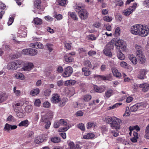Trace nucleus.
Here are the masks:
<instances>
[{"label": "nucleus", "instance_id": "f257e3e1", "mask_svg": "<svg viewBox=\"0 0 149 149\" xmlns=\"http://www.w3.org/2000/svg\"><path fill=\"white\" fill-rule=\"evenodd\" d=\"M130 31L134 35L145 37L149 33V29L146 25L138 24L132 26L130 28Z\"/></svg>", "mask_w": 149, "mask_h": 149}, {"label": "nucleus", "instance_id": "f03ea898", "mask_svg": "<svg viewBox=\"0 0 149 149\" xmlns=\"http://www.w3.org/2000/svg\"><path fill=\"white\" fill-rule=\"evenodd\" d=\"M107 122L110 125L111 127L113 129H119L120 124L122 121L118 118L115 116L108 117L106 119Z\"/></svg>", "mask_w": 149, "mask_h": 149}, {"label": "nucleus", "instance_id": "7ed1b4c3", "mask_svg": "<svg viewBox=\"0 0 149 149\" xmlns=\"http://www.w3.org/2000/svg\"><path fill=\"white\" fill-rule=\"evenodd\" d=\"M84 6L83 4H79L76 7V11L78 13L79 17L81 19L84 20L88 17L89 13L88 11L84 9Z\"/></svg>", "mask_w": 149, "mask_h": 149}, {"label": "nucleus", "instance_id": "20e7f679", "mask_svg": "<svg viewBox=\"0 0 149 149\" xmlns=\"http://www.w3.org/2000/svg\"><path fill=\"white\" fill-rule=\"evenodd\" d=\"M23 62L20 60H17L15 62H11L8 65V68L9 70H15L18 68L21 67Z\"/></svg>", "mask_w": 149, "mask_h": 149}, {"label": "nucleus", "instance_id": "39448f33", "mask_svg": "<svg viewBox=\"0 0 149 149\" xmlns=\"http://www.w3.org/2000/svg\"><path fill=\"white\" fill-rule=\"evenodd\" d=\"M114 45L112 42L108 43L103 50V52L104 54L108 56H111L112 55L111 49L114 47Z\"/></svg>", "mask_w": 149, "mask_h": 149}, {"label": "nucleus", "instance_id": "423d86ee", "mask_svg": "<svg viewBox=\"0 0 149 149\" xmlns=\"http://www.w3.org/2000/svg\"><path fill=\"white\" fill-rule=\"evenodd\" d=\"M116 48L120 50L122 49L123 51H125L126 49V46L125 42L123 40H117L115 43Z\"/></svg>", "mask_w": 149, "mask_h": 149}, {"label": "nucleus", "instance_id": "0eeeda50", "mask_svg": "<svg viewBox=\"0 0 149 149\" xmlns=\"http://www.w3.org/2000/svg\"><path fill=\"white\" fill-rule=\"evenodd\" d=\"M73 72V69L70 66H68L65 68L62 76L64 77H70Z\"/></svg>", "mask_w": 149, "mask_h": 149}, {"label": "nucleus", "instance_id": "6e6552de", "mask_svg": "<svg viewBox=\"0 0 149 149\" xmlns=\"http://www.w3.org/2000/svg\"><path fill=\"white\" fill-rule=\"evenodd\" d=\"M136 6V3H134L132 6H130L127 10H124L123 12V14L125 16H128L134 10Z\"/></svg>", "mask_w": 149, "mask_h": 149}, {"label": "nucleus", "instance_id": "1a4fd4ad", "mask_svg": "<svg viewBox=\"0 0 149 149\" xmlns=\"http://www.w3.org/2000/svg\"><path fill=\"white\" fill-rule=\"evenodd\" d=\"M134 86L135 88L136 87H139L141 88V91L143 92H146L149 90V84L147 83H144L138 85L134 84Z\"/></svg>", "mask_w": 149, "mask_h": 149}, {"label": "nucleus", "instance_id": "9d476101", "mask_svg": "<svg viewBox=\"0 0 149 149\" xmlns=\"http://www.w3.org/2000/svg\"><path fill=\"white\" fill-rule=\"evenodd\" d=\"M51 101L54 104H56L60 102L61 98L59 95L57 93L53 94L51 98Z\"/></svg>", "mask_w": 149, "mask_h": 149}, {"label": "nucleus", "instance_id": "9b49d317", "mask_svg": "<svg viewBox=\"0 0 149 149\" xmlns=\"http://www.w3.org/2000/svg\"><path fill=\"white\" fill-rule=\"evenodd\" d=\"M40 122L42 125L45 124V128L47 129H48L51 125L50 122L45 116H42Z\"/></svg>", "mask_w": 149, "mask_h": 149}, {"label": "nucleus", "instance_id": "f8f14e48", "mask_svg": "<svg viewBox=\"0 0 149 149\" xmlns=\"http://www.w3.org/2000/svg\"><path fill=\"white\" fill-rule=\"evenodd\" d=\"M136 56L140 63L142 64L145 63L146 61V58L143 53L136 55Z\"/></svg>", "mask_w": 149, "mask_h": 149}, {"label": "nucleus", "instance_id": "ddd939ff", "mask_svg": "<svg viewBox=\"0 0 149 149\" xmlns=\"http://www.w3.org/2000/svg\"><path fill=\"white\" fill-rule=\"evenodd\" d=\"M142 106V104L141 103H137L132 106L130 108V111L134 112L136 111L138 109H140Z\"/></svg>", "mask_w": 149, "mask_h": 149}, {"label": "nucleus", "instance_id": "4468645a", "mask_svg": "<svg viewBox=\"0 0 149 149\" xmlns=\"http://www.w3.org/2000/svg\"><path fill=\"white\" fill-rule=\"evenodd\" d=\"M17 125H12L8 123H6L4 126L3 130L5 131H9L10 130H13L17 128Z\"/></svg>", "mask_w": 149, "mask_h": 149}, {"label": "nucleus", "instance_id": "2eb2a0df", "mask_svg": "<svg viewBox=\"0 0 149 149\" xmlns=\"http://www.w3.org/2000/svg\"><path fill=\"white\" fill-rule=\"evenodd\" d=\"M146 71L145 70L142 69L141 70L139 73L138 75V78L141 79H143L146 78Z\"/></svg>", "mask_w": 149, "mask_h": 149}, {"label": "nucleus", "instance_id": "dca6fc26", "mask_svg": "<svg viewBox=\"0 0 149 149\" xmlns=\"http://www.w3.org/2000/svg\"><path fill=\"white\" fill-rule=\"evenodd\" d=\"M135 48L136 50V55L143 53V48L140 45L136 44L135 45Z\"/></svg>", "mask_w": 149, "mask_h": 149}, {"label": "nucleus", "instance_id": "f3484780", "mask_svg": "<svg viewBox=\"0 0 149 149\" xmlns=\"http://www.w3.org/2000/svg\"><path fill=\"white\" fill-rule=\"evenodd\" d=\"M90 68H87L84 67L82 68V74L85 76H88L91 74V71L90 70Z\"/></svg>", "mask_w": 149, "mask_h": 149}, {"label": "nucleus", "instance_id": "a211bd4d", "mask_svg": "<svg viewBox=\"0 0 149 149\" xmlns=\"http://www.w3.org/2000/svg\"><path fill=\"white\" fill-rule=\"evenodd\" d=\"M13 75L15 78L23 80L25 78L24 74L20 72L15 73Z\"/></svg>", "mask_w": 149, "mask_h": 149}, {"label": "nucleus", "instance_id": "6ab92c4d", "mask_svg": "<svg viewBox=\"0 0 149 149\" xmlns=\"http://www.w3.org/2000/svg\"><path fill=\"white\" fill-rule=\"evenodd\" d=\"M93 88L95 91L96 92L101 93L103 92L105 90V88L104 86L99 87L96 85L93 86Z\"/></svg>", "mask_w": 149, "mask_h": 149}, {"label": "nucleus", "instance_id": "aec40b11", "mask_svg": "<svg viewBox=\"0 0 149 149\" xmlns=\"http://www.w3.org/2000/svg\"><path fill=\"white\" fill-rule=\"evenodd\" d=\"M112 71L113 75L117 77L120 78L121 77V74L119 72L118 70L115 68H113L111 69Z\"/></svg>", "mask_w": 149, "mask_h": 149}, {"label": "nucleus", "instance_id": "412c9836", "mask_svg": "<svg viewBox=\"0 0 149 149\" xmlns=\"http://www.w3.org/2000/svg\"><path fill=\"white\" fill-rule=\"evenodd\" d=\"M33 68V64L32 63H30L26 66H24L21 68V71H28L31 70Z\"/></svg>", "mask_w": 149, "mask_h": 149}, {"label": "nucleus", "instance_id": "4be33fe9", "mask_svg": "<svg viewBox=\"0 0 149 149\" xmlns=\"http://www.w3.org/2000/svg\"><path fill=\"white\" fill-rule=\"evenodd\" d=\"M138 134L136 131H133L132 137L131 139V140L132 142L136 143L137 142L138 139Z\"/></svg>", "mask_w": 149, "mask_h": 149}, {"label": "nucleus", "instance_id": "5701e85b", "mask_svg": "<svg viewBox=\"0 0 149 149\" xmlns=\"http://www.w3.org/2000/svg\"><path fill=\"white\" fill-rule=\"evenodd\" d=\"M31 46L35 48L43 49L44 48L43 45L40 42H36L34 44H31Z\"/></svg>", "mask_w": 149, "mask_h": 149}, {"label": "nucleus", "instance_id": "b1692460", "mask_svg": "<svg viewBox=\"0 0 149 149\" xmlns=\"http://www.w3.org/2000/svg\"><path fill=\"white\" fill-rule=\"evenodd\" d=\"M128 58L132 63L134 65L136 64L137 63V58L134 57V56L132 54H130L129 55Z\"/></svg>", "mask_w": 149, "mask_h": 149}, {"label": "nucleus", "instance_id": "393cba45", "mask_svg": "<svg viewBox=\"0 0 149 149\" xmlns=\"http://www.w3.org/2000/svg\"><path fill=\"white\" fill-rule=\"evenodd\" d=\"M83 65L87 68L91 69L93 67L91 61L88 60H85L83 62Z\"/></svg>", "mask_w": 149, "mask_h": 149}, {"label": "nucleus", "instance_id": "a878e982", "mask_svg": "<svg viewBox=\"0 0 149 149\" xmlns=\"http://www.w3.org/2000/svg\"><path fill=\"white\" fill-rule=\"evenodd\" d=\"M41 1L40 0H37L34 2V6L38 9L42 10V6H41Z\"/></svg>", "mask_w": 149, "mask_h": 149}, {"label": "nucleus", "instance_id": "bb28decb", "mask_svg": "<svg viewBox=\"0 0 149 149\" xmlns=\"http://www.w3.org/2000/svg\"><path fill=\"white\" fill-rule=\"evenodd\" d=\"M15 111L17 112V116L18 117L20 118H22L25 115L23 112V110L22 109H18V110H16V111Z\"/></svg>", "mask_w": 149, "mask_h": 149}, {"label": "nucleus", "instance_id": "cd10ccee", "mask_svg": "<svg viewBox=\"0 0 149 149\" xmlns=\"http://www.w3.org/2000/svg\"><path fill=\"white\" fill-rule=\"evenodd\" d=\"M29 125L28 120H24L22 121L18 125V126L19 127H26Z\"/></svg>", "mask_w": 149, "mask_h": 149}, {"label": "nucleus", "instance_id": "c85d7f7f", "mask_svg": "<svg viewBox=\"0 0 149 149\" xmlns=\"http://www.w3.org/2000/svg\"><path fill=\"white\" fill-rule=\"evenodd\" d=\"M65 61L68 62H72L74 60V58L72 56H69L66 54L64 56Z\"/></svg>", "mask_w": 149, "mask_h": 149}, {"label": "nucleus", "instance_id": "c756f323", "mask_svg": "<svg viewBox=\"0 0 149 149\" xmlns=\"http://www.w3.org/2000/svg\"><path fill=\"white\" fill-rule=\"evenodd\" d=\"M68 147L67 149H80L77 146H75L74 144L72 142H70L68 143Z\"/></svg>", "mask_w": 149, "mask_h": 149}, {"label": "nucleus", "instance_id": "7c9ffc66", "mask_svg": "<svg viewBox=\"0 0 149 149\" xmlns=\"http://www.w3.org/2000/svg\"><path fill=\"white\" fill-rule=\"evenodd\" d=\"M13 93L17 97L20 96L21 94V91L17 89V87L16 86H14L13 88Z\"/></svg>", "mask_w": 149, "mask_h": 149}, {"label": "nucleus", "instance_id": "2f4dec72", "mask_svg": "<svg viewBox=\"0 0 149 149\" xmlns=\"http://www.w3.org/2000/svg\"><path fill=\"white\" fill-rule=\"evenodd\" d=\"M44 141V139L42 135H40L36 137L34 140V142L36 144L42 143Z\"/></svg>", "mask_w": 149, "mask_h": 149}, {"label": "nucleus", "instance_id": "473e14b6", "mask_svg": "<svg viewBox=\"0 0 149 149\" xmlns=\"http://www.w3.org/2000/svg\"><path fill=\"white\" fill-rule=\"evenodd\" d=\"M68 15L73 20H77L78 18L77 15L73 12H69Z\"/></svg>", "mask_w": 149, "mask_h": 149}, {"label": "nucleus", "instance_id": "72a5a7b5", "mask_svg": "<svg viewBox=\"0 0 149 149\" xmlns=\"http://www.w3.org/2000/svg\"><path fill=\"white\" fill-rule=\"evenodd\" d=\"M95 135L93 133H88L87 134L83 135V137L85 139H90L94 137Z\"/></svg>", "mask_w": 149, "mask_h": 149}, {"label": "nucleus", "instance_id": "f704fd0d", "mask_svg": "<svg viewBox=\"0 0 149 149\" xmlns=\"http://www.w3.org/2000/svg\"><path fill=\"white\" fill-rule=\"evenodd\" d=\"M34 23L36 25H40L42 23V20L38 17L35 18L33 20Z\"/></svg>", "mask_w": 149, "mask_h": 149}, {"label": "nucleus", "instance_id": "c9c22d12", "mask_svg": "<svg viewBox=\"0 0 149 149\" xmlns=\"http://www.w3.org/2000/svg\"><path fill=\"white\" fill-rule=\"evenodd\" d=\"M29 55L31 56H35L38 53L37 49H29Z\"/></svg>", "mask_w": 149, "mask_h": 149}, {"label": "nucleus", "instance_id": "e433bc0d", "mask_svg": "<svg viewBox=\"0 0 149 149\" xmlns=\"http://www.w3.org/2000/svg\"><path fill=\"white\" fill-rule=\"evenodd\" d=\"M117 57L119 59L123 60L125 58V55L120 51H119L117 53Z\"/></svg>", "mask_w": 149, "mask_h": 149}, {"label": "nucleus", "instance_id": "4c0bfd02", "mask_svg": "<svg viewBox=\"0 0 149 149\" xmlns=\"http://www.w3.org/2000/svg\"><path fill=\"white\" fill-rule=\"evenodd\" d=\"M40 92V90L38 88H36L32 90L30 92V94L32 96L36 95L38 94Z\"/></svg>", "mask_w": 149, "mask_h": 149}, {"label": "nucleus", "instance_id": "58836bf2", "mask_svg": "<svg viewBox=\"0 0 149 149\" xmlns=\"http://www.w3.org/2000/svg\"><path fill=\"white\" fill-rule=\"evenodd\" d=\"M76 83V81L73 80H70L66 81L65 83V86L68 85H74Z\"/></svg>", "mask_w": 149, "mask_h": 149}, {"label": "nucleus", "instance_id": "ea45409f", "mask_svg": "<svg viewBox=\"0 0 149 149\" xmlns=\"http://www.w3.org/2000/svg\"><path fill=\"white\" fill-rule=\"evenodd\" d=\"M23 104L22 103H17L16 104H14L13 105V107L14 108V109L15 111H16V110H18V109H20V108H19L18 107H22L23 106Z\"/></svg>", "mask_w": 149, "mask_h": 149}, {"label": "nucleus", "instance_id": "a19ab883", "mask_svg": "<svg viewBox=\"0 0 149 149\" xmlns=\"http://www.w3.org/2000/svg\"><path fill=\"white\" fill-rule=\"evenodd\" d=\"M67 2V0H58L57 1V2L58 3V4L61 6H65Z\"/></svg>", "mask_w": 149, "mask_h": 149}, {"label": "nucleus", "instance_id": "79ce46f5", "mask_svg": "<svg viewBox=\"0 0 149 149\" xmlns=\"http://www.w3.org/2000/svg\"><path fill=\"white\" fill-rule=\"evenodd\" d=\"M32 107L31 105H28L26 106L24 108L25 111L28 113L31 112L32 110Z\"/></svg>", "mask_w": 149, "mask_h": 149}, {"label": "nucleus", "instance_id": "37998d69", "mask_svg": "<svg viewBox=\"0 0 149 149\" xmlns=\"http://www.w3.org/2000/svg\"><path fill=\"white\" fill-rule=\"evenodd\" d=\"M78 52L79 54L83 55H85L86 54V50L83 48H80L78 49Z\"/></svg>", "mask_w": 149, "mask_h": 149}, {"label": "nucleus", "instance_id": "c03bdc74", "mask_svg": "<svg viewBox=\"0 0 149 149\" xmlns=\"http://www.w3.org/2000/svg\"><path fill=\"white\" fill-rule=\"evenodd\" d=\"M129 129L130 130H135L134 131H136L137 133L139 131L140 129L139 127L137 125H136L133 127L130 126L129 127Z\"/></svg>", "mask_w": 149, "mask_h": 149}, {"label": "nucleus", "instance_id": "a18cd8bd", "mask_svg": "<svg viewBox=\"0 0 149 149\" xmlns=\"http://www.w3.org/2000/svg\"><path fill=\"white\" fill-rule=\"evenodd\" d=\"M113 91L112 90H109L107 91L105 93L106 97L107 98L109 97L112 94Z\"/></svg>", "mask_w": 149, "mask_h": 149}, {"label": "nucleus", "instance_id": "49530a36", "mask_svg": "<svg viewBox=\"0 0 149 149\" xmlns=\"http://www.w3.org/2000/svg\"><path fill=\"white\" fill-rule=\"evenodd\" d=\"M87 38L89 40H94L96 39L97 37L95 35L92 34L88 36Z\"/></svg>", "mask_w": 149, "mask_h": 149}, {"label": "nucleus", "instance_id": "de8ad7c7", "mask_svg": "<svg viewBox=\"0 0 149 149\" xmlns=\"http://www.w3.org/2000/svg\"><path fill=\"white\" fill-rule=\"evenodd\" d=\"M91 98L92 97L91 95H86L84 96L83 99L85 101L88 102L91 99Z\"/></svg>", "mask_w": 149, "mask_h": 149}, {"label": "nucleus", "instance_id": "09e8293b", "mask_svg": "<svg viewBox=\"0 0 149 149\" xmlns=\"http://www.w3.org/2000/svg\"><path fill=\"white\" fill-rule=\"evenodd\" d=\"M65 126L63 127H61L58 130L59 132H65L67 131L69 129V126L66 125H65Z\"/></svg>", "mask_w": 149, "mask_h": 149}, {"label": "nucleus", "instance_id": "8fccbe9b", "mask_svg": "<svg viewBox=\"0 0 149 149\" xmlns=\"http://www.w3.org/2000/svg\"><path fill=\"white\" fill-rule=\"evenodd\" d=\"M46 48L49 52H51L53 50V45L50 44H47L46 45Z\"/></svg>", "mask_w": 149, "mask_h": 149}, {"label": "nucleus", "instance_id": "3c124183", "mask_svg": "<svg viewBox=\"0 0 149 149\" xmlns=\"http://www.w3.org/2000/svg\"><path fill=\"white\" fill-rule=\"evenodd\" d=\"M51 141L54 143H58L60 141V139L57 137H55L52 138Z\"/></svg>", "mask_w": 149, "mask_h": 149}, {"label": "nucleus", "instance_id": "603ef678", "mask_svg": "<svg viewBox=\"0 0 149 149\" xmlns=\"http://www.w3.org/2000/svg\"><path fill=\"white\" fill-rule=\"evenodd\" d=\"M103 77L102 79L104 80H108L109 81H111L112 79L111 74H109L108 75H107L106 76H103Z\"/></svg>", "mask_w": 149, "mask_h": 149}, {"label": "nucleus", "instance_id": "864d4df0", "mask_svg": "<svg viewBox=\"0 0 149 149\" xmlns=\"http://www.w3.org/2000/svg\"><path fill=\"white\" fill-rule=\"evenodd\" d=\"M122 104V103H117L113 105V106L109 107V109H115Z\"/></svg>", "mask_w": 149, "mask_h": 149}, {"label": "nucleus", "instance_id": "5fc2aeb1", "mask_svg": "<svg viewBox=\"0 0 149 149\" xmlns=\"http://www.w3.org/2000/svg\"><path fill=\"white\" fill-rule=\"evenodd\" d=\"M77 127L82 131L85 130V128L84 125L82 123H80L77 125Z\"/></svg>", "mask_w": 149, "mask_h": 149}, {"label": "nucleus", "instance_id": "6e6d98bb", "mask_svg": "<svg viewBox=\"0 0 149 149\" xmlns=\"http://www.w3.org/2000/svg\"><path fill=\"white\" fill-rule=\"evenodd\" d=\"M103 19L105 21L107 22H109L112 20V17L106 16L103 17Z\"/></svg>", "mask_w": 149, "mask_h": 149}, {"label": "nucleus", "instance_id": "4d7b16f0", "mask_svg": "<svg viewBox=\"0 0 149 149\" xmlns=\"http://www.w3.org/2000/svg\"><path fill=\"white\" fill-rule=\"evenodd\" d=\"M47 76L48 77L49 79L54 80L56 77V76L52 73H49L47 75Z\"/></svg>", "mask_w": 149, "mask_h": 149}, {"label": "nucleus", "instance_id": "13d9d810", "mask_svg": "<svg viewBox=\"0 0 149 149\" xmlns=\"http://www.w3.org/2000/svg\"><path fill=\"white\" fill-rule=\"evenodd\" d=\"M51 104L48 101H46L43 104V107H44L48 108L50 107Z\"/></svg>", "mask_w": 149, "mask_h": 149}, {"label": "nucleus", "instance_id": "bf43d9fd", "mask_svg": "<svg viewBox=\"0 0 149 149\" xmlns=\"http://www.w3.org/2000/svg\"><path fill=\"white\" fill-rule=\"evenodd\" d=\"M51 93V91L50 89H46L44 92V94L45 96H49Z\"/></svg>", "mask_w": 149, "mask_h": 149}, {"label": "nucleus", "instance_id": "052dcab7", "mask_svg": "<svg viewBox=\"0 0 149 149\" xmlns=\"http://www.w3.org/2000/svg\"><path fill=\"white\" fill-rule=\"evenodd\" d=\"M96 52L95 51L91 50L88 52V54L90 56H92L95 55Z\"/></svg>", "mask_w": 149, "mask_h": 149}, {"label": "nucleus", "instance_id": "680f3d73", "mask_svg": "<svg viewBox=\"0 0 149 149\" xmlns=\"http://www.w3.org/2000/svg\"><path fill=\"white\" fill-rule=\"evenodd\" d=\"M41 103V101L40 99H36L34 102V105L35 106L37 107H39Z\"/></svg>", "mask_w": 149, "mask_h": 149}, {"label": "nucleus", "instance_id": "e2e57ef3", "mask_svg": "<svg viewBox=\"0 0 149 149\" xmlns=\"http://www.w3.org/2000/svg\"><path fill=\"white\" fill-rule=\"evenodd\" d=\"M7 120L9 121L15 122V121L14 117L11 115L9 116L7 118Z\"/></svg>", "mask_w": 149, "mask_h": 149}, {"label": "nucleus", "instance_id": "0e129e2a", "mask_svg": "<svg viewBox=\"0 0 149 149\" xmlns=\"http://www.w3.org/2000/svg\"><path fill=\"white\" fill-rule=\"evenodd\" d=\"M29 49H24L22 50V53L24 54L29 55Z\"/></svg>", "mask_w": 149, "mask_h": 149}, {"label": "nucleus", "instance_id": "69168bd1", "mask_svg": "<svg viewBox=\"0 0 149 149\" xmlns=\"http://www.w3.org/2000/svg\"><path fill=\"white\" fill-rule=\"evenodd\" d=\"M59 124L60 126L63 125H66L67 124V122L64 121L63 119H61L58 121Z\"/></svg>", "mask_w": 149, "mask_h": 149}, {"label": "nucleus", "instance_id": "338daca9", "mask_svg": "<svg viewBox=\"0 0 149 149\" xmlns=\"http://www.w3.org/2000/svg\"><path fill=\"white\" fill-rule=\"evenodd\" d=\"M86 126L87 129H89L92 127L95 126V124L93 122H89L87 123Z\"/></svg>", "mask_w": 149, "mask_h": 149}, {"label": "nucleus", "instance_id": "774afa93", "mask_svg": "<svg viewBox=\"0 0 149 149\" xmlns=\"http://www.w3.org/2000/svg\"><path fill=\"white\" fill-rule=\"evenodd\" d=\"M6 99V97L5 95H0V103L3 102Z\"/></svg>", "mask_w": 149, "mask_h": 149}]
</instances>
